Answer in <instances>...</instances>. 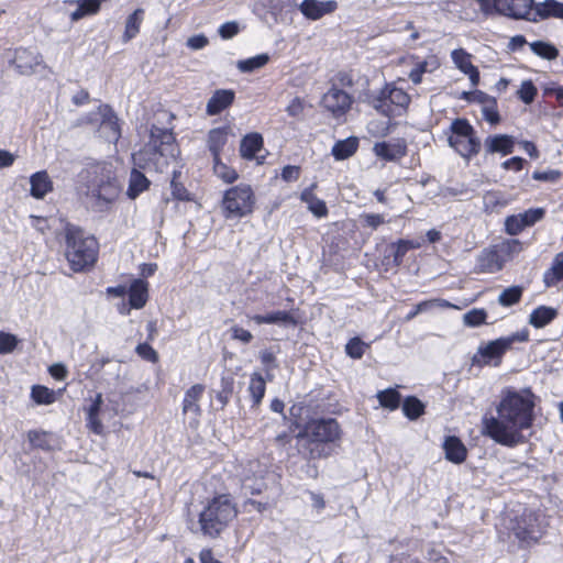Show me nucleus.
Segmentation results:
<instances>
[{"label":"nucleus","instance_id":"nucleus-1","mask_svg":"<svg viewBox=\"0 0 563 563\" xmlns=\"http://www.w3.org/2000/svg\"><path fill=\"white\" fill-rule=\"evenodd\" d=\"M533 408L534 395L529 388H507L496 406L497 416L483 417L482 433L507 448L522 444L526 442L522 431L533 422Z\"/></svg>","mask_w":563,"mask_h":563},{"label":"nucleus","instance_id":"nucleus-2","mask_svg":"<svg viewBox=\"0 0 563 563\" xmlns=\"http://www.w3.org/2000/svg\"><path fill=\"white\" fill-rule=\"evenodd\" d=\"M79 191L89 209L108 211L121 192L112 164L98 162L87 165L79 174Z\"/></svg>","mask_w":563,"mask_h":563},{"label":"nucleus","instance_id":"nucleus-3","mask_svg":"<svg viewBox=\"0 0 563 563\" xmlns=\"http://www.w3.org/2000/svg\"><path fill=\"white\" fill-rule=\"evenodd\" d=\"M178 155L179 150L173 132L153 125L150 142L133 154V162L139 168L163 173Z\"/></svg>","mask_w":563,"mask_h":563},{"label":"nucleus","instance_id":"nucleus-4","mask_svg":"<svg viewBox=\"0 0 563 563\" xmlns=\"http://www.w3.org/2000/svg\"><path fill=\"white\" fill-rule=\"evenodd\" d=\"M341 428L333 418L312 419L296 435L299 453L308 460L327 457L331 454L328 444L341 439Z\"/></svg>","mask_w":563,"mask_h":563},{"label":"nucleus","instance_id":"nucleus-5","mask_svg":"<svg viewBox=\"0 0 563 563\" xmlns=\"http://www.w3.org/2000/svg\"><path fill=\"white\" fill-rule=\"evenodd\" d=\"M65 257L74 272L92 267L97 261L99 243L81 228L67 223L64 228Z\"/></svg>","mask_w":563,"mask_h":563},{"label":"nucleus","instance_id":"nucleus-6","mask_svg":"<svg viewBox=\"0 0 563 563\" xmlns=\"http://www.w3.org/2000/svg\"><path fill=\"white\" fill-rule=\"evenodd\" d=\"M238 508L228 494L213 497L199 515L200 531L209 538H217L236 518Z\"/></svg>","mask_w":563,"mask_h":563},{"label":"nucleus","instance_id":"nucleus-7","mask_svg":"<svg viewBox=\"0 0 563 563\" xmlns=\"http://www.w3.org/2000/svg\"><path fill=\"white\" fill-rule=\"evenodd\" d=\"M448 142L457 154L466 159L477 155L482 147L474 128L463 118H457L452 121Z\"/></svg>","mask_w":563,"mask_h":563},{"label":"nucleus","instance_id":"nucleus-8","mask_svg":"<svg viewBox=\"0 0 563 563\" xmlns=\"http://www.w3.org/2000/svg\"><path fill=\"white\" fill-rule=\"evenodd\" d=\"M369 103L379 113L391 118L406 111L410 96L404 89L387 84L378 95L372 97Z\"/></svg>","mask_w":563,"mask_h":563},{"label":"nucleus","instance_id":"nucleus-9","mask_svg":"<svg viewBox=\"0 0 563 563\" xmlns=\"http://www.w3.org/2000/svg\"><path fill=\"white\" fill-rule=\"evenodd\" d=\"M255 197L249 185H238L224 192L222 206L227 219H239L253 212Z\"/></svg>","mask_w":563,"mask_h":563},{"label":"nucleus","instance_id":"nucleus-10","mask_svg":"<svg viewBox=\"0 0 563 563\" xmlns=\"http://www.w3.org/2000/svg\"><path fill=\"white\" fill-rule=\"evenodd\" d=\"M511 531L520 542H537L543 533L539 516L531 510H525L517 517Z\"/></svg>","mask_w":563,"mask_h":563},{"label":"nucleus","instance_id":"nucleus-11","mask_svg":"<svg viewBox=\"0 0 563 563\" xmlns=\"http://www.w3.org/2000/svg\"><path fill=\"white\" fill-rule=\"evenodd\" d=\"M354 98L333 85L321 99V106L334 118L341 119L351 110Z\"/></svg>","mask_w":563,"mask_h":563},{"label":"nucleus","instance_id":"nucleus-12","mask_svg":"<svg viewBox=\"0 0 563 563\" xmlns=\"http://www.w3.org/2000/svg\"><path fill=\"white\" fill-rule=\"evenodd\" d=\"M544 214L545 211L543 208H534L518 214L508 216L505 219V231L509 235H517L526 228L532 227L541 221Z\"/></svg>","mask_w":563,"mask_h":563},{"label":"nucleus","instance_id":"nucleus-13","mask_svg":"<svg viewBox=\"0 0 563 563\" xmlns=\"http://www.w3.org/2000/svg\"><path fill=\"white\" fill-rule=\"evenodd\" d=\"M13 64L21 75H31L47 68L42 55L33 48H16Z\"/></svg>","mask_w":563,"mask_h":563},{"label":"nucleus","instance_id":"nucleus-14","mask_svg":"<svg viewBox=\"0 0 563 563\" xmlns=\"http://www.w3.org/2000/svg\"><path fill=\"white\" fill-rule=\"evenodd\" d=\"M512 344L511 339L499 338L490 341L485 345H481L474 354L472 362L479 366L490 364L493 361H500L505 352L510 349Z\"/></svg>","mask_w":563,"mask_h":563},{"label":"nucleus","instance_id":"nucleus-15","mask_svg":"<svg viewBox=\"0 0 563 563\" xmlns=\"http://www.w3.org/2000/svg\"><path fill=\"white\" fill-rule=\"evenodd\" d=\"M501 15L512 19H525L529 21H537L533 16L534 1L533 0H501Z\"/></svg>","mask_w":563,"mask_h":563},{"label":"nucleus","instance_id":"nucleus-16","mask_svg":"<svg viewBox=\"0 0 563 563\" xmlns=\"http://www.w3.org/2000/svg\"><path fill=\"white\" fill-rule=\"evenodd\" d=\"M338 8V3L333 0H303L300 5V12L309 20H319L328 13H332Z\"/></svg>","mask_w":563,"mask_h":563},{"label":"nucleus","instance_id":"nucleus-17","mask_svg":"<svg viewBox=\"0 0 563 563\" xmlns=\"http://www.w3.org/2000/svg\"><path fill=\"white\" fill-rule=\"evenodd\" d=\"M504 266V261L499 253L494 249H485L476 260L475 271L477 273L493 274L499 272Z\"/></svg>","mask_w":563,"mask_h":563},{"label":"nucleus","instance_id":"nucleus-18","mask_svg":"<svg viewBox=\"0 0 563 563\" xmlns=\"http://www.w3.org/2000/svg\"><path fill=\"white\" fill-rule=\"evenodd\" d=\"M234 91L230 89H219L207 102L206 112L209 115H216L229 108L234 101Z\"/></svg>","mask_w":563,"mask_h":563},{"label":"nucleus","instance_id":"nucleus-19","mask_svg":"<svg viewBox=\"0 0 563 563\" xmlns=\"http://www.w3.org/2000/svg\"><path fill=\"white\" fill-rule=\"evenodd\" d=\"M514 137L507 134L489 135L484 141V147L487 154L500 153L508 155L514 152Z\"/></svg>","mask_w":563,"mask_h":563},{"label":"nucleus","instance_id":"nucleus-20","mask_svg":"<svg viewBox=\"0 0 563 563\" xmlns=\"http://www.w3.org/2000/svg\"><path fill=\"white\" fill-rule=\"evenodd\" d=\"M205 385L195 384L190 388H188L185 393L183 400V412L185 415H192L195 418H198L201 415V408L199 405V400L201 399L205 393Z\"/></svg>","mask_w":563,"mask_h":563},{"label":"nucleus","instance_id":"nucleus-21","mask_svg":"<svg viewBox=\"0 0 563 563\" xmlns=\"http://www.w3.org/2000/svg\"><path fill=\"white\" fill-rule=\"evenodd\" d=\"M451 57L455 66L470 77L473 86H476L479 81V73L477 68L472 64L471 55L463 48H457L451 53Z\"/></svg>","mask_w":563,"mask_h":563},{"label":"nucleus","instance_id":"nucleus-22","mask_svg":"<svg viewBox=\"0 0 563 563\" xmlns=\"http://www.w3.org/2000/svg\"><path fill=\"white\" fill-rule=\"evenodd\" d=\"M129 306L133 309L143 308L148 299V284L143 279H134L128 289Z\"/></svg>","mask_w":563,"mask_h":563},{"label":"nucleus","instance_id":"nucleus-23","mask_svg":"<svg viewBox=\"0 0 563 563\" xmlns=\"http://www.w3.org/2000/svg\"><path fill=\"white\" fill-rule=\"evenodd\" d=\"M445 459L454 464L463 463L467 457V450L457 437H448L443 443Z\"/></svg>","mask_w":563,"mask_h":563},{"label":"nucleus","instance_id":"nucleus-24","mask_svg":"<svg viewBox=\"0 0 563 563\" xmlns=\"http://www.w3.org/2000/svg\"><path fill=\"white\" fill-rule=\"evenodd\" d=\"M374 152L378 157L386 161H396L406 155L407 146L404 141H398L394 144L379 142L374 145Z\"/></svg>","mask_w":563,"mask_h":563},{"label":"nucleus","instance_id":"nucleus-25","mask_svg":"<svg viewBox=\"0 0 563 563\" xmlns=\"http://www.w3.org/2000/svg\"><path fill=\"white\" fill-rule=\"evenodd\" d=\"M65 3L76 5V9L69 14L71 22H77L88 15L98 13L101 5L99 0H66Z\"/></svg>","mask_w":563,"mask_h":563},{"label":"nucleus","instance_id":"nucleus-26","mask_svg":"<svg viewBox=\"0 0 563 563\" xmlns=\"http://www.w3.org/2000/svg\"><path fill=\"white\" fill-rule=\"evenodd\" d=\"M543 283L548 288L563 283V252L553 257L551 266L543 273Z\"/></svg>","mask_w":563,"mask_h":563},{"label":"nucleus","instance_id":"nucleus-27","mask_svg":"<svg viewBox=\"0 0 563 563\" xmlns=\"http://www.w3.org/2000/svg\"><path fill=\"white\" fill-rule=\"evenodd\" d=\"M31 195L36 199H42L46 194L53 190V183L45 170L36 172L30 178Z\"/></svg>","mask_w":563,"mask_h":563},{"label":"nucleus","instance_id":"nucleus-28","mask_svg":"<svg viewBox=\"0 0 563 563\" xmlns=\"http://www.w3.org/2000/svg\"><path fill=\"white\" fill-rule=\"evenodd\" d=\"M533 16L536 19L560 18L563 19V2L556 0H544L534 4Z\"/></svg>","mask_w":563,"mask_h":563},{"label":"nucleus","instance_id":"nucleus-29","mask_svg":"<svg viewBox=\"0 0 563 563\" xmlns=\"http://www.w3.org/2000/svg\"><path fill=\"white\" fill-rule=\"evenodd\" d=\"M558 317V310L548 306H539L529 317V323L536 329L544 328Z\"/></svg>","mask_w":563,"mask_h":563},{"label":"nucleus","instance_id":"nucleus-30","mask_svg":"<svg viewBox=\"0 0 563 563\" xmlns=\"http://www.w3.org/2000/svg\"><path fill=\"white\" fill-rule=\"evenodd\" d=\"M100 131L106 134V137L110 142H117L121 135L120 128L118 124V118L108 106L104 107V113L102 122L100 124Z\"/></svg>","mask_w":563,"mask_h":563},{"label":"nucleus","instance_id":"nucleus-31","mask_svg":"<svg viewBox=\"0 0 563 563\" xmlns=\"http://www.w3.org/2000/svg\"><path fill=\"white\" fill-rule=\"evenodd\" d=\"M27 440L32 449L52 451L55 448V438L51 432L43 430H30Z\"/></svg>","mask_w":563,"mask_h":563},{"label":"nucleus","instance_id":"nucleus-32","mask_svg":"<svg viewBox=\"0 0 563 563\" xmlns=\"http://www.w3.org/2000/svg\"><path fill=\"white\" fill-rule=\"evenodd\" d=\"M228 141L227 128H216L209 131L208 134V147L213 156V161L220 158V152Z\"/></svg>","mask_w":563,"mask_h":563},{"label":"nucleus","instance_id":"nucleus-33","mask_svg":"<svg viewBox=\"0 0 563 563\" xmlns=\"http://www.w3.org/2000/svg\"><path fill=\"white\" fill-rule=\"evenodd\" d=\"M263 147V137L258 133L245 135L240 144V153L243 158L253 159L256 153Z\"/></svg>","mask_w":563,"mask_h":563},{"label":"nucleus","instance_id":"nucleus-34","mask_svg":"<svg viewBox=\"0 0 563 563\" xmlns=\"http://www.w3.org/2000/svg\"><path fill=\"white\" fill-rule=\"evenodd\" d=\"M440 66L439 59L435 56H429L423 60L417 62L415 67L409 73V79L415 84L419 85L422 80V75L426 73H432Z\"/></svg>","mask_w":563,"mask_h":563},{"label":"nucleus","instance_id":"nucleus-35","mask_svg":"<svg viewBox=\"0 0 563 563\" xmlns=\"http://www.w3.org/2000/svg\"><path fill=\"white\" fill-rule=\"evenodd\" d=\"M316 185H312L309 188H306L301 192V200L307 203L309 211H311L316 217L322 218L328 214V208L323 200L317 198L313 195V188Z\"/></svg>","mask_w":563,"mask_h":563},{"label":"nucleus","instance_id":"nucleus-36","mask_svg":"<svg viewBox=\"0 0 563 563\" xmlns=\"http://www.w3.org/2000/svg\"><path fill=\"white\" fill-rule=\"evenodd\" d=\"M247 390L252 398V407H257L262 402L266 390V382L260 373L255 372L251 375Z\"/></svg>","mask_w":563,"mask_h":563},{"label":"nucleus","instance_id":"nucleus-37","mask_svg":"<svg viewBox=\"0 0 563 563\" xmlns=\"http://www.w3.org/2000/svg\"><path fill=\"white\" fill-rule=\"evenodd\" d=\"M358 147V140L356 137H347L342 141H338L332 147V155L338 161L346 159L351 157Z\"/></svg>","mask_w":563,"mask_h":563},{"label":"nucleus","instance_id":"nucleus-38","mask_svg":"<svg viewBox=\"0 0 563 563\" xmlns=\"http://www.w3.org/2000/svg\"><path fill=\"white\" fill-rule=\"evenodd\" d=\"M144 10L139 8L130 14L125 21V30L122 36L123 42H129L134 38L140 32V26L143 22Z\"/></svg>","mask_w":563,"mask_h":563},{"label":"nucleus","instance_id":"nucleus-39","mask_svg":"<svg viewBox=\"0 0 563 563\" xmlns=\"http://www.w3.org/2000/svg\"><path fill=\"white\" fill-rule=\"evenodd\" d=\"M150 186V180L139 172L133 169L130 176V184L128 188V196L132 199L136 198L141 192L146 190Z\"/></svg>","mask_w":563,"mask_h":563},{"label":"nucleus","instance_id":"nucleus-40","mask_svg":"<svg viewBox=\"0 0 563 563\" xmlns=\"http://www.w3.org/2000/svg\"><path fill=\"white\" fill-rule=\"evenodd\" d=\"M523 290V287L519 285H514L508 288H505L499 294L497 301L503 307H511L521 300Z\"/></svg>","mask_w":563,"mask_h":563},{"label":"nucleus","instance_id":"nucleus-41","mask_svg":"<svg viewBox=\"0 0 563 563\" xmlns=\"http://www.w3.org/2000/svg\"><path fill=\"white\" fill-rule=\"evenodd\" d=\"M268 62L269 56L267 54H260L246 59L239 60L236 67L241 73H252L264 67Z\"/></svg>","mask_w":563,"mask_h":563},{"label":"nucleus","instance_id":"nucleus-42","mask_svg":"<svg viewBox=\"0 0 563 563\" xmlns=\"http://www.w3.org/2000/svg\"><path fill=\"white\" fill-rule=\"evenodd\" d=\"M404 415L410 419L416 420L424 413V405L415 396H408L402 402Z\"/></svg>","mask_w":563,"mask_h":563},{"label":"nucleus","instance_id":"nucleus-43","mask_svg":"<svg viewBox=\"0 0 563 563\" xmlns=\"http://www.w3.org/2000/svg\"><path fill=\"white\" fill-rule=\"evenodd\" d=\"M377 399L382 407L395 410L399 407L401 396L396 389L387 388L377 393Z\"/></svg>","mask_w":563,"mask_h":563},{"label":"nucleus","instance_id":"nucleus-44","mask_svg":"<svg viewBox=\"0 0 563 563\" xmlns=\"http://www.w3.org/2000/svg\"><path fill=\"white\" fill-rule=\"evenodd\" d=\"M530 49L536 55L548 60H553L559 56V49L553 44L543 41L530 43Z\"/></svg>","mask_w":563,"mask_h":563},{"label":"nucleus","instance_id":"nucleus-45","mask_svg":"<svg viewBox=\"0 0 563 563\" xmlns=\"http://www.w3.org/2000/svg\"><path fill=\"white\" fill-rule=\"evenodd\" d=\"M508 200L500 191H486L483 196L484 210L493 212L498 207H505Z\"/></svg>","mask_w":563,"mask_h":563},{"label":"nucleus","instance_id":"nucleus-46","mask_svg":"<svg viewBox=\"0 0 563 563\" xmlns=\"http://www.w3.org/2000/svg\"><path fill=\"white\" fill-rule=\"evenodd\" d=\"M481 101L485 102L482 110L483 118L490 124H497L500 121V117L496 107V100L486 95H482Z\"/></svg>","mask_w":563,"mask_h":563},{"label":"nucleus","instance_id":"nucleus-47","mask_svg":"<svg viewBox=\"0 0 563 563\" xmlns=\"http://www.w3.org/2000/svg\"><path fill=\"white\" fill-rule=\"evenodd\" d=\"M31 397L38 405H49L55 401L54 391L42 385L32 387Z\"/></svg>","mask_w":563,"mask_h":563},{"label":"nucleus","instance_id":"nucleus-48","mask_svg":"<svg viewBox=\"0 0 563 563\" xmlns=\"http://www.w3.org/2000/svg\"><path fill=\"white\" fill-rule=\"evenodd\" d=\"M487 312L483 308H474L463 314V322L466 327L475 328L486 323Z\"/></svg>","mask_w":563,"mask_h":563},{"label":"nucleus","instance_id":"nucleus-49","mask_svg":"<svg viewBox=\"0 0 563 563\" xmlns=\"http://www.w3.org/2000/svg\"><path fill=\"white\" fill-rule=\"evenodd\" d=\"M179 176H180V172L175 169L173 172V178L170 180L173 198L176 200H179V201H189L190 195H189L188 190L181 183L177 181V178Z\"/></svg>","mask_w":563,"mask_h":563},{"label":"nucleus","instance_id":"nucleus-50","mask_svg":"<svg viewBox=\"0 0 563 563\" xmlns=\"http://www.w3.org/2000/svg\"><path fill=\"white\" fill-rule=\"evenodd\" d=\"M266 316V324H291L296 325L297 321L291 313L284 310L274 311Z\"/></svg>","mask_w":563,"mask_h":563},{"label":"nucleus","instance_id":"nucleus-51","mask_svg":"<svg viewBox=\"0 0 563 563\" xmlns=\"http://www.w3.org/2000/svg\"><path fill=\"white\" fill-rule=\"evenodd\" d=\"M367 346L368 345L365 342H363L360 338L355 336L346 343L345 352L350 357L358 360L364 355Z\"/></svg>","mask_w":563,"mask_h":563},{"label":"nucleus","instance_id":"nucleus-52","mask_svg":"<svg viewBox=\"0 0 563 563\" xmlns=\"http://www.w3.org/2000/svg\"><path fill=\"white\" fill-rule=\"evenodd\" d=\"M538 90L531 80H523L518 90V97L526 104H530L533 102Z\"/></svg>","mask_w":563,"mask_h":563},{"label":"nucleus","instance_id":"nucleus-53","mask_svg":"<svg viewBox=\"0 0 563 563\" xmlns=\"http://www.w3.org/2000/svg\"><path fill=\"white\" fill-rule=\"evenodd\" d=\"M416 247L411 241L408 240H399L397 243L393 244L394 251V263L396 265H400L402 263V258L406 253Z\"/></svg>","mask_w":563,"mask_h":563},{"label":"nucleus","instance_id":"nucleus-54","mask_svg":"<svg viewBox=\"0 0 563 563\" xmlns=\"http://www.w3.org/2000/svg\"><path fill=\"white\" fill-rule=\"evenodd\" d=\"M214 166V173L222 178L225 183H233L238 179V174L234 169L228 168L224 164L220 162V158L218 161H213Z\"/></svg>","mask_w":563,"mask_h":563},{"label":"nucleus","instance_id":"nucleus-55","mask_svg":"<svg viewBox=\"0 0 563 563\" xmlns=\"http://www.w3.org/2000/svg\"><path fill=\"white\" fill-rule=\"evenodd\" d=\"M476 3L479 5L481 11L486 14H501V0H475Z\"/></svg>","mask_w":563,"mask_h":563},{"label":"nucleus","instance_id":"nucleus-56","mask_svg":"<svg viewBox=\"0 0 563 563\" xmlns=\"http://www.w3.org/2000/svg\"><path fill=\"white\" fill-rule=\"evenodd\" d=\"M18 344L15 335L0 332V354L11 353Z\"/></svg>","mask_w":563,"mask_h":563},{"label":"nucleus","instance_id":"nucleus-57","mask_svg":"<svg viewBox=\"0 0 563 563\" xmlns=\"http://www.w3.org/2000/svg\"><path fill=\"white\" fill-rule=\"evenodd\" d=\"M135 352L140 357H142L145 361L155 363L158 361V354L157 352L147 343H140Z\"/></svg>","mask_w":563,"mask_h":563},{"label":"nucleus","instance_id":"nucleus-58","mask_svg":"<svg viewBox=\"0 0 563 563\" xmlns=\"http://www.w3.org/2000/svg\"><path fill=\"white\" fill-rule=\"evenodd\" d=\"M561 172L555 169H549L544 172L536 170L532 174V178L540 181L555 183L560 179Z\"/></svg>","mask_w":563,"mask_h":563},{"label":"nucleus","instance_id":"nucleus-59","mask_svg":"<svg viewBox=\"0 0 563 563\" xmlns=\"http://www.w3.org/2000/svg\"><path fill=\"white\" fill-rule=\"evenodd\" d=\"M242 488L245 494L250 493L252 495H256L261 494L266 488V484L262 479L253 482L250 478H246L243 482Z\"/></svg>","mask_w":563,"mask_h":563},{"label":"nucleus","instance_id":"nucleus-60","mask_svg":"<svg viewBox=\"0 0 563 563\" xmlns=\"http://www.w3.org/2000/svg\"><path fill=\"white\" fill-rule=\"evenodd\" d=\"M232 339L241 341L244 344L250 343L253 340V334L239 325H234L231 328Z\"/></svg>","mask_w":563,"mask_h":563},{"label":"nucleus","instance_id":"nucleus-61","mask_svg":"<svg viewBox=\"0 0 563 563\" xmlns=\"http://www.w3.org/2000/svg\"><path fill=\"white\" fill-rule=\"evenodd\" d=\"M303 109V101L299 97H296L287 106L286 112L288 113V115L292 118H299L300 115H302Z\"/></svg>","mask_w":563,"mask_h":563},{"label":"nucleus","instance_id":"nucleus-62","mask_svg":"<svg viewBox=\"0 0 563 563\" xmlns=\"http://www.w3.org/2000/svg\"><path fill=\"white\" fill-rule=\"evenodd\" d=\"M361 218L364 221L366 227L372 228L373 230L377 229L380 224L385 222V219L382 214L378 213H365L362 214Z\"/></svg>","mask_w":563,"mask_h":563},{"label":"nucleus","instance_id":"nucleus-63","mask_svg":"<svg viewBox=\"0 0 563 563\" xmlns=\"http://www.w3.org/2000/svg\"><path fill=\"white\" fill-rule=\"evenodd\" d=\"M239 32V25L235 22H227L219 29V34L222 38H231Z\"/></svg>","mask_w":563,"mask_h":563},{"label":"nucleus","instance_id":"nucleus-64","mask_svg":"<svg viewBox=\"0 0 563 563\" xmlns=\"http://www.w3.org/2000/svg\"><path fill=\"white\" fill-rule=\"evenodd\" d=\"M300 174V169L298 166L287 165L282 170V178L285 181H294L297 180Z\"/></svg>","mask_w":563,"mask_h":563}]
</instances>
